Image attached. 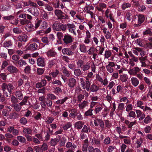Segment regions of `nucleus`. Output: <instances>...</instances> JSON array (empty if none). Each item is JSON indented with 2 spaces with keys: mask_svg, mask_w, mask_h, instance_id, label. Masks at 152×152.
Instances as JSON below:
<instances>
[{
  "mask_svg": "<svg viewBox=\"0 0 152 152\" xmlns=\"http://www.w3.org/2000/svg\"><path fill=\"white\" fill-rule=\"evenodd\" d=\"M8 87L7 84L5 83H4L2 84L1 88L2 91L4 92L5 91Z\"/></svg>",
  "mask_w": 152,
  "mask_h": 152,
  "instance_id": "48",
  "label": "nucleus"
},
{
  "mask_svg": "<svg viewBox=\"0 0 152 152\" xmlns=\"http://www.w3.org/2000/svg\"><path fill=\"white\" fill-rule=\"evenodd\" d=\"M132 84L134 86H137L139 84V80L136 77H133L131 79Z\"/></svg>",
  "mask_w": 152,
  "mask_h": 152,
  "instance_id": "15",
  "label": "nucleus"
},
{
  "mask_svg": "<svg viewBox=\"0 0 152 152\" xmlns=\"http://www.w3.org/2000/svg\"><path fill=\"white\" fill-rule=\"evenodd\" d=\"M60 26L59 31H64L66 30L67 27V25H65L60 23Z\"/></svg>",
  "mask_w": 152,
  "mask_h": 152,
  "instance_id": "36",
  "label": "nucleus"
},
{
  "mask_svg": "<svg viewBox=\"0 0 152 152\" xmlns=\"http://www.w3.org/2000/svg\"><path fill=\"white\" fill-rule=\"evenodd\" d=\"M74 75L77 76H78L81 75L82 73L80 70L78 68L75 69L74 71Z\"/></svg>",
  "mask_w": 152,
  "mask_h": 152,
  "instance_id": "25",
  "label": "nucleus"
},
{
  "mask_svg": "<svg viewBox=\"0 0 152 152\" xmlns=\"http://www.w3.org/2000/svg\"><path fill=\"white\" fill-rule=\"evenodd\" d=\"M126 19L129 21H130L132 17V15L130 12H128L126 13Z\"/></svg>",
  "mask_w": 152,
  "mask_h": 152,
  "instance_id": "62",
  "label": "nucleus"
},
{
  "mask_svg": "<svg viewBox=\"0 0 152 152\" xmlns=\"http://www.w3.org/2000/svg\"><path fill=\"white\" fill-rule=\"evenodd\" d=\"M83 125L84 123L80 121L77 122L75 123V127L77 129H80L82 128Z\"/></svg>",
  "mask_w": 152,
  "mask_h": 152,
  "instance_id": "17",
  "label": "nucleus"
},
{
  "mask_svg": "<svg viewBox=\"0 0 152 152\" xmlns=\"http://www.w3.org/2000/svg\"><path fill=\"white\" fill-rule=\"evenodd\" d=\"M92 140L93 143L94 144L96 145H100V142L99 139H96L95 137H93Z\"/></svg>",
  "mask_w": 152,
  "mask_h": 152,
  "instance_id": "39",
  "label": "nucleus"
},
{
  "mask_svg": "<svg viewBox=\"0 0 152 152\" xmlns=\"http://www.w3.org/2000/svg\"><path fill=\"white\" fill-rule=\"evenodd\" d=\"M128 78V77L126 75L123 74L120 76V79L123 83L126 82Z\"/></svg>",
  "mask_w": 152,
  "mask_h": 152,
  "instance_id": "24",
  "label": "nucleus"
},
{
  "mask_svg": "<svg viewBox=\"0 0 152 152\" xmlns=\"http://www.w3.org/2000/svg\"><path fill=\"white\" fill-rule=\"evenodd\" d=\"M18 39L20 42H26L27 40L28 36L25 34H23L19 36Z\"/></svg>",
  "mask_w": 152,
  "mask_h": 152,
  "instance_id": "12",
  "label": "nucleus"
},
{
  "mask_svg": "<svg viewBox=\"0 0 152 152\" xmlns=\"http://www.w3.org/2000/svg\"><path fill=\"white\" fill-rule=\"evenodd\" d=\"M99 86L95 85L93 84L91 86L90 89L92 92H95L97 91L99 89Z\"/></svg>",
  "mask_w": 152,
  "mask_h": 152,
  "instance_id": "19",
  "label": "nucleus"
},
{
  "mask_svg": "<svg viewBox=\"0 0 152 152\" xmlns=\"http://www.w3.org/2000/svg\"><path fill=\"white\" fill-rule=\"evenodd\" d=\"M20 24L22 25H24L26 24L29 23H30L29 20L27 19L22 20L20 21Z\"/></svg>",
  "mask_w": 152,
  "mask_h": 152,
  "instance_id": "50",
  "label": "nucleus"
},
{
  "mask_svg": "<svg viewBox=\"0 0 152 152\" xmlns=\"http://www.w3.org/2000/svg\"><path fill=\"white\" fill-rule=\"evenodd\" d=\"M62 53L63 54H67L68 56H72L74 54V52L72 49L69 48H64L62 50Z\"/></svg>",
  "mask_w": 152,
  "mask_h": 152,
  "instance_id": "7",
  "label": "nucleus"
},
{
  "mask_svg": "<svg viewBox=\"0 0 152 152\" xmlns=\"http://www.w3.org/2000/svg\"><path fill=\"white\" fill-rule=\"evenodd\" d=\"M59 72V71L56 70L55 72L50 73L49 75L50 76L52 75L53 77H55L58 74Z\"/></svg>",
  "mask_w": 152,
  "mask_h": 152,
  "instance_id": "59",
  "label": "nucleus"
},
{
  "mask_svg": "<svg viewBox=\"0 0 152 152\" xmlns=\"http://www.w3.org/2000/svg\"><path fill=\"white\" fill-rule=\"evenodd\" d=\"M80 49L82 52L86 53V46L84 45H81L80 46Z\"/></svg>",
  "mask_w": 152,
  "mask_h": 152,
  "instance_id": "42",
  "label": "nucleus"
},
{
  "mask_svg": "<svg viewBox=\"0 0 152 152\" xmlns=\"http://www.w3.org/2000/svg\"><path fill=\"white\" fill-rule=\"evenodd\" d=\"M60 23H59L54 22L52 26L53 30L56 31H59Z\"/></svg>",
  "mask_w": 152,
  "mask_h": 152,
  "instance_id": "11",
  "label": "nucleus"
},
{
  "mask_svg": "<svg viewBox=\"0 0 152 152\" xmlns=\"http://www.w3.org/2000/svg\"><path fill=\"white\" fill-rule=\"evenodd\" d=\"M76 84V80L72 77H71L68 80V85L71 88L74 87Z\"/></svg>",
  "mask_w": 152,
  "mask_h": 152,
  "instance_id": "6",
  "label": "nucleus"
},
{
  "mask_svg": "<svg viewBox=\"0 0 152 152\" xmlns=\"http://www.w3.org/2000/svg\"><path fill=\"white\" fill-rule=\"evenodd\" d=\"M17 139L20 142L23 143L25 142L26 140L25 137L21 136H18L17 137Z\"/></svg>",
  "mask_w": 152,
  "mask_h": 152,
  "instance_id": "40",
  "label": "nucleus"
},
{
  "mask_svg": "<svg viewBox=\"0 0 152 152\" xmlns=\"http://www.w3.org/2000/svg\"><path fill=\"white\" fill-rule=\"evenodd\" d=\"M56 53L53 50H50L47 52V55L48 57L54 56Z\"/></svg>",
  "mask_w": 152,
  "mask_h": 152,
  "instance_id": "33",
  "label": "nucleus"
},
{
  "mask_svg": "<svg viewBox=\"0 0 152 152\" xmlns=\"http://www.w3.org/2000/svg\"><path fill=\"white\" fill-rule=\"evenodd\" d=\"M45 102L47 104V106L48 107H51L52 104V101H50V100L47 99H46L45 100Z\"/></svg>",
  "mask_w": 152,
  "mask_h": 152,
  "instance_id": "55",
  "label": "nucleus"
},
{
  "mask_svg": "<svg viewBox=\"0 0 152 152\" xmlns=\"http://www.w3.org/2000/svg\"><path fill=\"white\" fill-rule=\"evenodd\" d=\"M18 116L19 115L15 112L11 113L9 115V118L13 119L18 118Z\"/></svg>",
  "mask_w": 152,
  "mask_h": 152,
  "instance_id": "22",
  "label": "nucleus"
},
{
  "mask_svg": "<svg viewBox=\"0 0 152 152\" xmlns=\"http://www.w3.org/2000/svg\"><path fill=\"white\" fill-rule=\"evenodd\" d=\"M90 129L89 127H88L86 125H84L83 128L81 130L82 132L88 133L90 132Z\"/></svg>",
  "mask_w": 152,
  "mask_h": 152,
  "instance_id": "27",
  "label": "nucleus"
},
{
  "mask_svg": "<svg viewBox=\"0 0 152 152\" xmlns=\"http://www.w3.org/2000/svg\"><path fill=\"white\" fill-rule=\"evenodd\" d=\"M66 139L64 137H62L61 140L59 142V145L61 146H64L65 145L66 142Z\"/></svg>",
  "mask_w": 152,
  "mask_h": 152,
  "instance_id": "44",
  "label": "nucleus"
},
{
  "mask_svg": "<svg viewBox=\"0 0 152 152\" xmlns=\"http://www.w3.org/2000/svg\"><path fill=\"white\" fill-rule=\"evenodd\" d=\"M72 125L70 122H68L64 125L63 128L64 130H67L68 129L71 127Z\"/></svg>",
  "mask_w": 152,
  "mask_h": 152,
  "instance_id": "35",
  "label": "nucleus"
},
{
  "mask_svg": "<svg viewBox=\"0 0 152 152\" xmlns=\"http://www.w3.org/2000/svg\"><path fill=\"white\" fill-rule=\"evenodd\" d=\"M41 40L43 43H46L47 45L48 44L49 41L48 38L47 37H43Z\"/></svg>",
  "mask_w": 152,
  "mask_h": 152,
  "instance_id": "63",
  "label": "nucleus"
},
{
  "mask_svg": "<svg viewBox=\"0 0 152 152\" xmlns=\"http://www.w3.org/2000/svg\"><path fill=\"white\" fill-rule=\"evenodd\" d=\"M31 70V67L29 66H27L25 68L24 71L26 74H29Z\"/></svg>",
  "mask_w": 152,
  "mask_h": 152,
  "instance_id": "38",
  "label": "nucleus"
},
{
  "mask_svg": "<svg viewBox=\"0 0 152 152\" xmlns=\"http://www.w3.org/2000/svg\"><path fill=\"white\" fill-rule=\"evenodd\" d=\"M55 14L59 20H66L69 18V16L64 13L61 10H56L54 11Z\"/></svg>",
  "mask_w": 152,
  "mask_h": 152,
  "instance_id": "1",
  "label": "nucleus"
},
{
  "mask_svg": "<svg viewBox=\"0 0 152 152\" xmlns=\"http://www.w3.org/2000/svg\"><path fill=\"white\" fill-rule=\"evenodd\" d=\"M28 11L35 16H37L39 15V11L37 8H29L28 10Z\"/></svg>",
  "mask_w": 152,
  "mask_h": 152,
  "instance_id": "10",
  "label": "nucleus"
},
{
  "mask_svg": "<svg viewBox=\"0 0 152 152\" xmlns=\"http://www.w3.org/2000/svg\"><path fill=\"white\" fill-rule=\"evenodd\" d=\"M131 4L129 3H124L123 4L122 7L123 10H125L128 7H130Z\"/></svg>",
  "mask_w": 152,
  "mask_h": 152,
  "instance_id": "46",
  "label": "nucleus"
},
{
  "mask_svg": "<svg viewBox=\"0 0 152 152\" xmlns=\"http://www.w3.org/2000/svg\"><path fill=\"white\" fill-rule=\"evenodd\" d=\"M38 46L35 43L30 45L27 48L28 50H35L37 48Z\"/></svg>",
  "mask_w": 152,
  "mask_h": 152,
  "instance_id": "16",
  "label": "nucleus"
},
{
  "mask_svg": "<svg viewBox=\"0 0 152 152\" xmlns=\"http://www.w3.org/2000/svg\"><path fill=\"white\" fill-rule=\"evenodd\" d=\"M67 27L70 32L73 33L74 35H76V33L75 31V26L72 24L67 23Z\"/></svg>",
  "mask_w": 152,
  "mask_h": 152,
  "instance_id": "4",
  "label": "nucleus"
},
{
  "mask_svg": "<svg viewBox=\"0 0 152 152\" xmlns=\"http://www.w3.org/2000/svg\"><path fill=\"white\" fill-rule=\"evenodd\" d=\"M23 132L25 134H29L31 133L32 130L29 128H25L24 129Z\"/></svg>",
  "mask_w": 152,
  "mask_h": 152,
  "instance_id": "26",
  "label": "nucleus"
},
{
  "mask_svg": "<svg viewBox=\"0 0 152 152\" xmlns=\"http://www.w3.org/2000/svg\"><path fill=\"white\" fill-rule=\"evenodd\" d=\"M84 61L82 60H79L77 62V65L79 67L82 68V66L83 65Z\"/></svg>",
  "mask_w": 152,
  "mask_h": 152,
  "instance_id": "49",
  "label": "nucleus"
},
{
  "mask_svg": "<svg viewBox=\"0 0 152 152\" xmlns=\"http://www.w3.org/2000/svg\"><path fill=\"white\" fill-rule=\"evenodd\" d=\"M91 65L90 62H87L85 64H83L81 68L83 71H85L88 70L90 69Z\"/></svg>",
  "mask_w": 152,
  "mask_h": 152,
  "instance_id": "13",
  "label": "nucleus"
},
{
  "mask_svg": "<svg viewBox=\"0 0 152 152\" xmlns=\"http://www.w3.org/2000/svg\"><path fill=\"white\" fill-rule=\"evenodd\" d=\"M57 35L59 40H61L63 36V34L61 32H58L57 34Z\"/></svg>",
  "mask_w": 152,
  "mask_h": 152,
  "instance_id": "64",
  "label": "nucleus"
},
{
  "mask_svg": "<svg viewBox=\"0 0 152 152\" xmlns=\"http://www.w3.org/2000/svg\"><path fill=\"white\" fill-rule=\"evenodd\" d=\"M37 63L39 66L43 67L45 66V64L44 59L42 57L39 58L37 59Z\"/></svg>",
  "mask_w": 152,
  "mask_h": 152,
  "instance_id": "9",
  "label": "nucleus"
},
{
  "mask_svg": "<svg viewBox=\"0 0 152 152\" xmlns=\"http://www.w3.org/2000/svg\"><path fill=\"white\" fill-rule=\"evenodd\" d=\"M16 63L18 65H19V66L20 67H22L23 65L27 64V63L23 59H20L19 60L16 62Z\"/></svg>",
  "mask_w": 152,
  "mask_h": 152,
  "instance_id": "28",
  "label": "nucleus"
},
{
  "mask_svg": "<svg viewBox=\"0 0 152 152\" xmlns=\"http://www.w3.org/2000/svg\"><path fill=\"white\" fill-rule=\"evenodd\" d=\"M74 38L68 34H65L64 36L63 40L64 43L67 45L73 42Z\"/></svg>",
  "mask_w": 152,
  "mask_h": 152,
  "instance_id": "3",
  "label": "nucleus"
},
{
  "mask_svg": "<svg viewBox=\"0 0 152 152\" xmlns=\"http://www.w3.org/2000/svg\"><path fill=\"white\" fill-rule=\"evenodd\" d=\"M3 37L5 39H6L8 37L10 38H13L12 34L10 32H8L5 34V35Z\"/></svg>",
  "mask_w": 152,
  "mask_h": 152,
  "instance_id": "57",
  "label": "nucleus"
},
{
  "mask_svg": "<svg viewBox=\"0 0 152 152\" xmlns=\"http://www.w3.org/2000/svg\"><path fill=\"white\" fill-rule=\"evenodd\" d=\"M12 58L13 60L17 61L19 60L20 57L19 55H13L12 56Z\"/></svg>",
  "mask_w": 152,
  "mask_h": 152,
  "instance_id": "43",
  "label": "nucleus"
},
{
  "mask_svg": "<svg viewBox=\"0 0 152 152\" xmlns=\"http://www.w3.org/2000/svg\"><path fill=\"white\" fill-rule=\"evenodd\" d=\"M110 142V139L108 137H106L104 140V143L105 145L109 144Z\"/></svg>",
  "mask_w": 152,
  "mask_h": 152,
  "instance_id": "54",
  "label": "nucleus"
},
{
  "mask_svg": "<svg viewBox=\"0 0 152 152\" xmlns=\"http://www.w3.org/2000/svg\"><path fill=\"white\" fill-rule=\"evenodd\" d=\"M143 34L144 35H152V31L150 29H148L144 32Z\"/></svg>",
  "mask_w": 152,
  "mask_h": 152,
  "instance_id": "60",
  "label": "nucleus"
},
{
  "mask_svg": "<svg viewBox=\"0 0 152 152\" xmlns=\"http://www.w3.org/2000/svg\"><path fill=\"white\" fill-rule=\"evenodd\" d=\"M7 69L11 73H17L19 72V70L13 65L8 66L7 67Z\"/></svg>",
  "mask_w": 152,
  "mask_h": 152,
  "instance_id": "5",
  "label": "nucleus"
},
{
  "mask_svg": "<svg viewBox=\"0 0 152 152\" xmlns=\"http://www.w3.org/2000/svg\"><path fill=\"white\" fill-rule=\"evenodd\" d=\"M68 99L67 97H65L61 100H58L56 101V103L57 104H63Z\"/></svg>",
  "mask_w": 152,
  "mask_h": 152,
  "instance_id": "29",
  "label": "nucleus"
},
{
  "mask_svg": "<svg viewBox=\"0 0 152 152\" xmlns=\"http://www.w3.org/2000/svg\"><path fill=\"white\" fill-rule=\"evenodd\" d=\"M15 95L17 98L19 100H21L23 99V94L21 91H16Z\"/></svg>",
  "mask_w": 152,
  "mask_h": 152,
  "instance_id": "18",
  "label": "nucleus"
},
{
  "mask_svg": "<svg viewBox=\"0 0 152 152\" xmlns=\"http://www.w3.org/2000/svg\"><path fill=\"white\" fill-rule=\"evenodd\" d=\"M145 18L144 15H139L138 17V23L141 24L145 20Z\"/></svg>",
  "mask_w": 152,
  "mask_h": 152,
  "instance_id": "23",
  "label": "nucleus"
},
{
  "mask_svg": "<svg viewBox=\"0 0 152 152\" xmlns=\"http://www.w3.org/2000/svg\"><path fill=\"white\" fill-rule=\"evenodd\" d=\"M45 9H47L48 11H51L53 10V7L48 4H45Z\"/></svg>",
  "mask_w": 152,
  "mask_h": 152,
  "instance_id": "56",
  "label": "nucleus"
},
{
  "mask_svg": "<svg viewBox=\"0 0 152 152\" xmlns=\"http://www.w3.org/2000/svg\"><path fill=\"white\" fill-rule=\"evenodd\" d=\"M81 83L83 89H86L87 91H89L91 84L88 78H86V80L85 82L84 81L83 78H81Z\"/></svg>",
  "mask_w": 152,
  "mask_h": 152,
  "instance_id": "2",
  "label": "nucleus"
},
{
  "mask_svg": "<svg viewBox=\"0 0 152 152\" xmlns=\"http://www.w3.org/2000/svg\"><path fill=\"white\" fill-rule=\"evenodd\" d=\"M112 53L109 51L106 50L105 52L104 57L105 58H108L110 56Z\"/></svg>",
  "mask_w": 152,
  "mask_h": 152,
  "instance_id": "37",
  "label": "nucleus"
},
{
  "mask_svg": "<svg viewBox=\"0 0 152 152\" xmlns=\"http://www.w3.org/2000/svg\"><path fill=\"white\" fill-rule=\"evenodd\" d=\"M4 47H8L12 45V43L10 40L5 42L3 44Z\"/></svg>",
  "mask_w": 152,
  "mask_h": 152,
  "instance_id": "34",
  "label": "nucleus"
},
{
  "mask_svg": "<svg viewBox=\"0 0 152 152\" xmlns=\"http://www.w3.org/2000/svg\"><path fill=\"white\" fill-rule=\"evenodd\" d=\"M140 70L139 68L136 67H134V69L130 68L128 72L131 75H134L138 72Z\"/></svg>",
  "mask_w": 152,
  "mask_h": 152,
  "instance_id": "8",
  "label": "nucleus"
},
{
  "mask_svg": "<svg viewBox=\"0 0 152 152\" xmlns=\"http://www.w3.org/2000/svg\"><path fill=\"white\" fill-rule=\"evenodd\" d=\"M93 110L92 108H90L88 110L85 112L84 115L86 116H91L93 115Z\"/></svg>",
  "mask_w": 152,
  "mask_h": 152,
  "instance_id": "32",
  "label": "nucleus"
},
{
  "mask_svg": "<svg viewBox=\"0 0 152 152\" xmlns=\"http://www.w3.org/2000/svg\"><path fill=\"white\" fill-rule=\"evenodd\" d=\"M17 99V97H15L14 96H11V101L13 104H16L18 102Z\"/></svg>",
  "mask_w": 152,
  "mask_h": 152,
  "instance_id": "51",
  "label": "nucleus"
},
{
  "mask_svg": "<svg viewBox=\"0 0 152 152\" xmlns=\"http://www.w3.org/2000/svg\"><path fill=\"white\" fill-rule=\"evenodd\" d=\"M20 123L23 124H25L27 123V121L25 118L23 117L20 120Z\"/></svg>",
  "mask_w": 152,
  "mask_h": 152,
  "instance_id": "61",
  "label": "nucleus"
},
{
  "mask_svg": "<svg viewBox=\"0 0 152 152\" xmlns=\"http://www.w3.org/2000/svg\"><path fill=\"white\" fill-rule=\"evenodd\" d=\"M88 102L85 100L82 103L79 104V106L80 108L82 109L88 105Z\"/></svg>",
  "mask_w": 152,
  "mask_h": 152,
  "instance_id": "21",
  "label": "nucleus"
},
{
  "mask_svg": "<svg viewBox=\"0 0 152 152\" xmlns=\"http://www.w3.org/2000/svg\"><path fill=\"white\" fill-rule=\"evenodd\" d=\"M129 116L130 117H132L134 118H135L136 114L135 112L133 111H131L129 113Z\"/></svg>",
  "mask_w": 152,
  "mask_h": 152,
  "instance_id": "58",
  "label": "nucleus"
},
{
  "mask_svg": "<svg viewBox=\"0 0 152 152\" xmlns=\"http://www.w3.org/2000/svg\"><path fill=\"white\" fill-rule=\"evenodd\" d=\"M85 97V96L84 94H80L77 96V101L79 102H81L82 99H84Z\"/></svg>",
  "mask_w": 152,
  "mask_h": 152,
  "instance_id": "41",
  "label": "nucleus"
},
{
  "mask_svg": "<svg viewBox=\"0 0 152 152\" xmlns=\"http://www.w3.org/2000/svg\"><path fill=\"white\" fill-rule=\"evenodd\" d=\"M60 138V137L59 136V138H56L54 139H52L50 142L51 145L53 146H55L59 141Z\"/></svg>",
  "mask_w": 152,
  "mask_h": 152,
  "instance_id": "14",
  "label": "nucleus"
},
{
  "mask_svg": "<svg viewBox=\"0 0 152 152\" xmlns=\"http://www.w3.org/2000/svg\"><path fill=\"white\" fill-rule=\"evenodd\" d=\"M13 105L14 109L16 111H19L21 109V106L18 104H14Z\"/></svg>",
  "mask_w": 152,
  "mask_h": 152,
  "instance_id": "30",
  "label": "nucleus"
},
{
  "mask_svg": "<svg viewBox=\"0 0 152 152\" xmlns=\"http://www.w3.org/2000/svg\"><path fill=\"white\" fill-rule=\"evenodd\" d=\"M7 86H8V87H7V89L9 92L10 94H11L12 93V91L14 89V86L12 84L10 83L7 84Z\"/></svg>",
  "mask_w": 152,
  "mask_h": 152,
  "instance_id": "31",
  "label": "nucleus"
},
{
  "mask_svg": "<svg viewBox=\"0 0 152 152\" xmlns=\"http://www.w3.org/2000/svg\"><path fill=\"white\" fill-rule=\"evenodd\" d=\"M14 16L13 15H10L9 16H6L4 17V19L5 20H13L14 18Z\"/></svg>",
  "mask_w": 152,
  "mask_h": 152,
  "instance_id": "52",
  "label": "nucleus"
},
{
  "mask_svg": "<svg viewBox=\"0 0 152 152\" xmlns=\"http://www.w3.org/2000/svg\"><path fill=\"white\" fill-rule=\"evenodd\" d=\"M95 51V49L93 47H91L89 50L87 51L89 55H91L94 53Z\"/></svg>",
  "mask_w": 152,
  "mask_h": 152,
  "instance_id": "45",
  "label": "nucleus"
},
{
  "mask_svg": "<svg viewBox=\"0 0 152 152\" xmlns=\"http://www.w3.org/2000/svg\"><path fill=\"white\" fill-rule=\"evenodd\" d=\"M151 120V118L149 115H148L144 120V122L145 124H148Z\"/></svg>",
  "mask_w": 152,
  "mask_h": 152,
  "instance_id": "53",
  "label": "nucleus"
},
{
  "mask_svg": "<svg viewBox=\"0 0 152 152\" xmlns=\"http://www.w3.org/2000/svg\"><path fill=\"white\" fill-rule=\"evenodd\" d=\"M48 146L46 143H44L41 147V148L43 151H46L48 149Z\"/></svg>",
  "mask_w": 152,
  "mask_h": 152,
  "instance_id": "47",
  "label": "nucleus"
},
{
  "mask_svg": "<svg viewBox=\"0 0 152 152\" xmlns=\"http://www.w3.org/2000/svg\"><path fill=\"white\" fill-rule=\"evenodd\" d=\"M63 73L66 76L69 77L70 76L71 73L66 67H63Z\"/></svg>",
  "mask_w": 152,
  "mask_h": 152,
  "instance_id": "20",
  "label": "nucleus"
}]
</instances>
